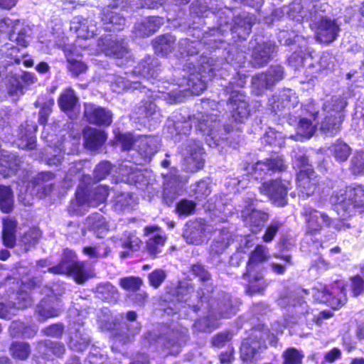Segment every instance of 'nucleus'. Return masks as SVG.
I'll list each match as a JSON object with an SVG mask.
<instances>
[{
	"instance_id": "4d7b16f0",
	"label": "nucleus",
	"mask_w": 364,
	"mask_h": 364,
	"mask_svg": "<svg viewBox=\"0 0 364 364\" xmlns=\"http://www.w3.org/2000/svg\"><path fill=\"white\" fill-rule=\"evenodd\" d=\"M122 245L124 248L131 251H137L141 245V240L136 236L134 231H125L121 239Z\"/></svg>"
},
{
	"instance_id": "6e6552de",
	"label": "nucleus",
	"mask_w": 364,
	"mask_h": 364,
	"mask_svg": "<svg viewBox=\"0 0 364 364\" xmlns=\"http://www.w3.org/2000/svg\"><path fill=\"white\" fill-rule=\"evenodd\" d=\"M327 5L320 0H304L302 3L291 4L288 10V16L298 22L304 20L316 21L325 12Z\"/></svg>"
},
{
	"instance_id": "f3484780",
	"label": "nucleus",
	"mask_w": 364,
	"mask_h": 364,
	"mask_svg": "<svg viewBox=\"0 0 364 364\" xmlns=\"http://www.w3.org/2000/svg\"><path fill=\"white\" fill-rule=\"evenodd\" d=\"M341 31L340 25L335 19L321 17L315 23V35L318 41L329 44L336 40Z\"/></svg>"
},
{
	"instance_id": "680f3d73",
	"label": "nucleus",
	"mask_w": 364,
	"mask_h": 364,
	"mask_svg": "<svg viewBox=\"0 0 364 364\" xmlns=\"http://www.w3.org/2000/svg\"><path fill=\"white\" fill-rule=\"evenodd\" d=\"M38 348L40 351L43 350H47V352H43V353L46 355H48V351H50L54 355L60 356L65 353V350L63 344L50 341H46L45 342L39 343Z\"/></svg>"
},
{
	"instance_id": "473e14b6",
	"label": "nucleus",
	"mask_w": 364,
	"mask_h": 364,
	"mask_svg": "<svg viewBox=\"0 0 364 364\" xmlns=\"http://www.w3.org/2000/svg\"><path fill=\"white\" fill-rule=\"evenodd\" d=\"M119 173L123 176L122 180L135 184H146L145 176L141 170L130 163L120 165Z\"/></svg>"
},
{
	"instance_id": "13d9d810",
	"label": "nucleus",
	"mask_w": 364,
	"mask_h": 364,
	"mask_svg": "<svg viewBox=\"0 0 364 364\" xmlns=\"http://www.w3.org/2000/svg\"><path fill=\"white\" fill-rule=\"evenodd\" d=\"M14 205L13 193L9 187L0 186V209L4 213H9Z\"/></svg>"
},
{
	"instance_id": "a211bd4d",
	"label": "nucleus",
	"mask_w": 364,
	"mask_h": 364,
	"mask_svg": "<svg viewBox=\"0 0 364 364\" xmlns=\"http://www.w3.org/2000/svg\"><path fill=\"white\" fill-rule=\"evenodd\" d=\"M22 24L18 20H11L4 18L0 20V32L9 33V38L17 45L26 47L28 44L29 36L25 28H21Z\"/></svg>"
},
{
	"instance_id": "338daca9",
	"label": "nucleus",
	"mask_w": 364,
	"mask_h": 364,
	"mask_svg": "<svg viewBox=\"0 0 364 364\" xmlns=\"http://www.w3.org/2000/svg\"><path fill=\"white\" fill-rule=\"evenodd\" d=\"M142 284V281L139 277H129L120 279V287L127 291L136 292L138 291Z\"/></svg>"
},
{
	"instance_id": "3c124183",
	"label": "nucleus",
	"mask_w": 364,
	"mask_h": 364,
	"mask_svg": "<svg viewBox=\"0 0 364 364\" xmlns=\"http://www.w3.org/2000/svg\"><path fill=\"white\" fill-rule=\"evenodd\" d=\"M96 30V26L92 21L87 19L83 20V21L80 23L79 27L76 28V32L79 38L76 42L77 46L81 47L82 45L80 42V39H89L92 38L95 34Z\"/></svg>"
},
{
	"instance_id": "f8f14e48",
	"label": "nucleus",
	"mask_w": 364,
	"mask_h": 364,
	"mask_svg": "<svg viewBox=\"0 0 364 364\" xmlns=\"http://www.w3.org/2000/svg\"><path fill=\"white\" fill-rule=\"evenodd\" d=\"M70 259H63L57 266L49 268V272L54 274H68L72 276L77 283H83L88 278V273L83 262L75 261L72 251H68Z\"/></svg>"
},
{
	"instance_id": "ea45409f",
	"label": "nucleus",
	"mask_w": 364,
	"mask_h": 364,
	"mask_svg": "<svg viewBox=\"0 0 364 364\" xmlns=\"http://www.w3.org/2000/svg\"><path fill=\"white\" fill-rule=\"evenodd\" d=\"M214 311L218 314L219 318H230L235 314L237 309L232 304L230 296L223 294L218 299Z\"/></svg>"
},
{
	"instance_id": "dca6fc26",
	"label": "nucleus",
	"mask_w": 364,
	"mask_h": 364,
	"mask_svg": "<svg viewBox=\"0 0 364 364\" xmlns=\"http://www.w3.org/2000/svg\"><path fill=\"white\" fill-rule=\"evenodd\" d=\"M213 232V228L211 225L204 220H196L186 224L183 237L188 243L198 245L209 238Z\"/></svg>"
},
{
	"instance_id": "7c9ffc66",
	"label": "nucleus",
	"mask_w": 364,
	"mask_h": 364,
	"mask_svg": "<svg viewBox=\"0 0 364 364\" xmlns=\"http://www.w3.org/2000/svg\"><path fill=\"white\" fill-rule=\"evenodd\" d=\"M203 70L201 73L191 74L188 80V85L189 87L190 92L196 95H200L207 87V81L210 80L211 77L215 75L213 73V69L208 68V73L206 74L205 66L203 67Z\"/></svg>"
},
{
	"instance_id": "4468645a",
	"label": "nucleus",
	"mask_w": 364,
	"mask_h": 364,
	"mask_svg": "<svg viewBox=\"0 0 364 364\" xmlns=\"http://www.w3.org/2000/svg\"><path fill=\"white\" fill-rule=\"evenodd\" d=\"M302 215L305 220L306 234L310 235L318 234L322 229L331 226L333 223L327 214L311 207H305Z\"/></svg>"
},
{
	"instance_id": "b1692460",
	"label": "nucleus",
	"mask_w": 364,
	"mask_h": 364,
	"mask_svg": "<svg viewBox=\"0 0 364 364\" xmlns=\"http://www.w3.org/2000/svg\"><path fill=\"white\" fill-rule=\"evenodd\" d=\"M32 302L29 294L23 290H21L18 293L16 303L4 304L0 302V318L10 319L16 314L18 309L26 308L31 306Z\"/></svg>"
},
{
	"instance_id": "49530a36",
	"label": "nucleus",
	"mask_w": 364,
	"mask_h": 364,
	"mask_svg": "<svg viewBox=\"0 0 364 364\" xmlns=\"http://www.w3.org/2000/svg\"><path fill=\"white\" fill-rule=\"evenodd\" d=\"M97 296L108 302H116L119 297V292L115 287L110 283L99 284L96 287Z\"/></svg>"
},
{
	"instance_id": "f03ea898",
	"label": "nucleus",
	"mask_w": 364,
	"mask_h": 364,
	"mask_svg": "<svg viewBox=\"0 0 364 364\" xmlns=\"http://www.w3.org/2000/svg\"><path fill=\"white\" fill-rule=\"evenodd\" d=\"M159 63L157 59L150 56L146 57L130 74H126V77L121 75H110L108 81L113 92L121 93L130 89H139L141 83L140 80H135V77H142L146 80H155L159 76ZM154 84V82H151Z\"/></svg>"
},
{
	"instance_id": "774afa93",
	"label": "nucleus",
	"mask_w": 364,
	"mask_h": 364,
	"mask_svg": "<svg viewBox=\"0 0 364 364\" xmlns=\"http://www.w3.org/2000/svg\"><path fill=\"white\" fill-rule=\"evenodd\" d=\"M198 45V43L190 41L188 39H182L179 41L178 46L180 54L183 56L184 53H186L188 55H193L198 53V48L197 46Z\"/></svg>"
},
{
	"instance_id": "20e7f679",
	"label": "nucleus",
	"mask_w": 364,
	"mask_h": 364,
	"mask_svg": "<svg viewBox=\"0 0 364 364\" xmlns=\"http://www.w3.org/2000/svg\"><path fill=\"white\" fill-rule=\"evenodd\" d=\"M364 188L360 185H352L334 193L331 202L335 205L336 212L343 218L353 215L355 208L363 205Z\"/></svg>"
},
{
	"instance_id": "5701e85b",
	"label": "nucleus",
	"mask_w": 364,
	"mask_h": 364,
	"mask_svg": "<svg viewBox=\"0 0 364 364\" xmlns=\"http://www.w3.org/2000/svg\"><path fill=\"white\" fill-rule=\"evenodd\" d=\"M269 102L272 111L277 114L279 112L295 107L299 103V100L294 90L286 89L281 91L278 95L273 96Z\"/></svg>"
},
{
	"instance_id": "aec40b11",
	"label": "nucleus",
	"mask_w": 364,
	"mask_h": 364,
	"mask_svg": "<svg viewBox=\"0 0 364 364\" xmlns=\"http://www.w3.org/2000/svg\"><path fill=\"white\" fill-rule=\"evenodd\" d=\"M97 52H102L105 55L116 58H126L129 53L127 44L124 41H119L110 36L100 38L97 42Z\"/></svg>"
},
{
	"instance_id": "58836bf2",
	"label": "nucleus",
	"mask_w": 364,
	"mask_h": 364,
	"mask_svg": "<svg viewBox=\"0 0 364 364\" xmlns=\"http://www.w3.org/2000/svg\"><path fill=\"white\" fill-rule=\"evenodd\" d=\"M84 137L86 147L91 150L102 146L107 139L103 131L92 128L85 130Z\"/></svg>"
},
{
	"instance_id": "37998d69",
	"label": "nucleus",
	"mask_w": 364,
	"mask_h": 364,
	"mask_svg": "<svg viewBox=\"0 0 364 364\" xmlns=\"http://www.w3.org/2000/svg\"><path fill=\"white\" fill-rule=\"evenodd\" d=\"M163 24L159 17H150L135 26L136 34L139 36H149L154 33Z\"/></svg>"
},
{
	"instance_id": "bf43d9fd",
	"label": "nucleus",
	"mask_w": 364,
	"mask_h": 364,
	"mask_svg": "<svg viewBox=\"0 0 364 364\" xmlns=\"http://www.w3.org/2000/svg\"><path fill=\"white\" fill-rule=\"evenodd\" d=\"M90 343L87 335L82 333L80 330L72 335L70 340V348L76 351H83Z\"/></svg>"
},
{
	"instance_id": "09e8293b",
	"label": "nucleus",
	"mask_w": 364,
	"mask_h": 364,
	"mask_svg": "<svg viewBox=\"0 0 364 364\" xmlns=\"http://www.w3.org/2000/svg\"><path fill=\"white\" fill-rule=\"evenodd\" d=\"M136 203L133 196L128 192H116L113 204L117 210H125L132 208Z\"/></svg>"
},
{
	"instance_id": "1a4fd4ad",
	"label": "nucleus",
	"mask_w": 364,
	"mask_h": 364,
	"mask_svg": "<svg viewBox=\"0 0 364 364\" xmlns=\"http://www.w3.org/2000/svg\"><path fill=\"white\" fill-rule=\"evenodd\" d=\"M183 160V168L187 172H196L204 166V152L201 144L196 140L189 139L181 149Z\"/></svg>"
},
{
	"instance_id": "423d86ee",
	"label": "nucleus",
	"mask_w": 364,
	"mask_h": 364,
	"mask_svg": "<svg viewBox=\"0 0 364 364\" xmlns=\"http://www.w3.org/2000/svg\"><path fill=\"white\" fill-rule=\"evenodd\" d=\"M312 295L315 300L326 304L333 309H338L347 301L345 284L343 281H336L330 287L322 284L312 289Z\"/></svg>"
},
{
	"instance_id": "0eeeda50",
	"label": "nucleus",
	"mask_w": 364,
	"mask_h": 364,
	"mask_svg": "<svg viewBox=\"0 0 364 364\" xmlns=\"http://www.w3.org/2000/svg\"><path fill=\"white\" fill-rule=\"evenodd\" d=\"M114 134L117 141L121 144L124 150L132 149L134 144L137 143L138 152L144 162L149 161L158 151L159 143L156 137L144 136L134 139L130 133L122 134L115 131Z\"/></svg>"
},
{
	"instance_id": "c9c22d12",
	"label": "nucleus",
	"mask_w": 364,
	"mask_h": 364,
	"mask_svg": "<svg viewBox=\"0 0 364 364\" xmlns=\"http://www.w3.org/2000/svg\"><path fill=\"white\" fill-rule=\"evenodd\" d=\"M215 238L210 246L211 254L222 253L230 245L231 241V235L226 228L215 230L213 232Z\"/></svg>"
},
{
	"instance_id": "f704fd0d",
	"label": "nucleus",
	"mask_w": 364,
	"mask_h": 364,
	"mask_svg": "<svg viewBox=\"0 0 364 364\" xmlns=\"http://www.w3.org/2000/svg\"><path fill=\"white\" fill-rule=\"evenodd\" d=\"M36 130L37 126L35 123L28 124L26 122V127L21 124L20 127L18 146L21 149H33L36 144L34 134Z\"/></svg>"
},
{
	"instance_id": "79ce46f5",
	"label": "nucleus",
	"mask_w": 364,
	"mask_h": 364,
	"mask_svg": "<svg viewBox=\"0 0 364 364\" xmlns=\"http://www.w3.org/2000/svg\"><path fill=\"white\" fill-rule=\"evenodd\" d=\"M163 24L159 17H150L135 26L136 34L139 36H149L154 33Z\"/></svg>"
},
{
	"instance_id": "a18cd8bd",
	"label": "nucleus",
	"mask_w": 364,
	"mask_h": 364,
	"mask_svg": "<svg viewBox=\"0 0 364 364\" xmlns=\"http://www.w3.org/2000/svg\"><path fill=\"white\" fill-rule=\"evenodd\" d=\"M16 225V220L13 218L8 217L3 220V241L4 245L9 247H13L15 244Z\"/></svg>"
},
{
	"instance_id": "0e129e2a",
	"label": "nucleus",
	"mask_w": 364,
	"mask_h": 364,
	"mask_svg": "<svg viewBox=\"0 0 364 364\" xmlns=\"http://www.w3.org/2000/svg\"><path fill=\"white\" fill-rule=\"evenodd\" d=\"M109 250L104 245H95L85 247L82 252L92 259H98L106 257L108 255Z\"/></svg>"
},
{
	"instance_id": "c756f323",
	"label": "nucleus",
	"mask_w": 364,
	"mask_h": 364,
	"mask_svg": "<svg viewBox=\"0 0 364 364\" xmlns=\"http://www.w3.org/2000/svg\"><path fill=\"white\" fill-rule=\"evenodd\" d=\"M177 172L178 171L173 170L170 176H165L164 198L167 204H171L180 194L182 189V184L176 174Z\"/></svg>"
},
{
	"instance_id": "e2e57ef3",
	"label": "nucleus",
	"mask_w": 364,
	"mask_h": 364,
	"mask_svg": "<svg viewBox=\"0 0 364 364\" xmlns=\"http://www.w3.org/2000/svg\"><path fill=\"white\" fill-rule=\"evenodd\" d=\"M350 170L354 175H364V151H357L353 155Z\"/></svg>"
},
{
	"instance_id": "de8ad7c7",
	"label": "nucleus",
	"mask_w": 364,
	"mask_h": 364,
	"mask_svg": "<svg viewBox=\"0 0 364 364\" xmlns=\"http://www.w3.org/2000/svg\"><path fill=\"white\" fill-rule=\"evenodd\" d=\"M176 38L170 35H164L158 37L154 42V48L156 53L161 55H167L171 52Z\"/></svg>"
},
{
	"instance_id": "7ed1b4c3",
	"label": "nucleus",
	"mask_w": 364,
	"mask_h": 364,
	"mask_svg": "<svg viewBox=\"0 0 364 364\" xmlns=\"http://www.w3.org/2000/svg\"><path fill=\"white\" fill-rule=\"evenodd\" d=\"M346 106V98L341 95H333L326 100L322 113L320 115L316 114L314 117L323 133L333 136L341 131Z\"/></svg>"
},
{
	"instance_id": "2f4dec72",
	"label": "nucleus",
	"mask_w": 364,
	"mask_h": 364,
	"mask_svg": "<svg viewBox=\"0 0 364 364\" xmlns=\"http://www.w3.org/2000/svg\"><path fill=\"white\" fill-rule=\"evenodd\" d=\"M135 114L141 123H146V121H154L157 122L160 120L161 114L156 109V105L154 102L149 101L143 102L142 105L136 107Z\"/></svg>"
},
{
	"instance_id": "6e6d98bb",
	"label": "nucleus",
	"mask_w": 364,
	"mask_h": 364,
	"mask_svg": "<svg viewBox=\"0 0 364 364\" xmlns=\"http://www.w3.org/2000/svg\"><path fill=\"white\" fill-rule=\"evenodd\" d=\"M331 151L337 161L343 162L348 159L351 149L347 144L338 140L332 145Z\"/></svg>"
},
{
	"instance_id": "a878e982",
	"label": "nucleus",
	"mask_w": 364,
	"mask_h": 364,
	"mask_svg": "<svg viewBox=\"0 0 364 364\" xmlns=\"http://www.w3.org/2000/svg\"><path fill=\"white\" fill-rule=\"evenodd\" d=\"M85 115L87 120L98 125H109L112 121V113L103 107L92 104L85 105Z\"/></svg>"
},
{
	"instance_id": "a19ab883",
	"label": "nucleus",
	"mask_w": 364,
	"mask_h": 364,
	"mask_svg": "<svg viewBox=\"0 0 364 364\" xmlns=\"http://www.w3.org/2000/svg\"><path fill=\"white\" fill-rule=\"evenodd\" d=\"M18 159L14 154H9L6 151L0 154V173L8 177L17 171Z\"/></svg>"
},
{
	"instance_id": "864d4df0",
	"label": "nucleus",
	"mask_w": 364,
	"mask_h": 364,
	"mask_svg": "<svg viewBox=\"0 0 364 364\" xmlns=\"http://www.w3.org/2000/svg\"><path fill=\"white\" fill-rule=\"evenodd\" d=\"M315 132V126L311 122L306 118H302L299 120L297 127V134L296 136H290L289 138L296 141H301L302 137L306 139L310 138Z\"/></svg>"
},
{
	"instance_id": "8fccbe9b",
	"label": "nucleus",
	"mask_w": 364,
	"mask_h": 364,
	"mask_svg": "<svg viewBox=\"0 0 364 364\" xmlns=\"http://www.w3.org/2000/svg\"><path fill=\"white\" fill-rule=\"evenodd\" d=\"M259 343L252 338L245 339L240 348V358L244 361L252 360L257 353Z\"/></svg>"
},
{
	"instance_id": "39448f33",
	"label": "nucleus",
	"mask_w": 364,
	"mask_h": 364,
	"mask_svg": "<svg viewBox=\"0 0 364 364\" xmlns=\"http://www.w3.org/2000/svg\"><path fill=\"white\" fill-rule=\"evenodd\" d=\"M109 195L106 186H100L88 192L85 187L80 185L76 192V198L69 208L72 213L82 215L90 206L96 207L104 203Z\"/></svg>"
},
{
	"instance_id": "603ef678",
	"label": "nucleus",
	"mask_w": 364,
	"mask_h": 364,
	"mask_svg": "<svg viewBox=\"0 0 364 364\" xmlns=\"http://www.w3.org/2000/svg\"><path fill=\"white\" fill-rule=\"evenodd\" d=\"M78 98L73 90L68 88L65 90L58 99V105L63 111L73 109L77 105Z\"/></svg>"
},
{
	"instance_id": "5fc2aeb1",
	"label": "nucleus",
	"mask_w": 364,
	"mask_h": 364,
	"mask_svg": "<svg viewBox=\"0 0 364 364\" xmlns=\"http://www.w3.org/2000/svg\"><path fill=\"white\" fill-rule=\"evenodd\" d=\"M166 242V237L159 233L149 237L146 242V250L148 253L156 257L161 253Z\"/></svg>"
},
{
	"instance_id": "4be33fe9",
	"label": "nucleus",
	"mask_w": 364,
	"mask_h": 364,
	"mask_svg": "<svg viewBox=\"0 0 364 364\" xmlns=\"http://www.w3.org/2000/svg\"><path fill=\"white\" fill-rule=\"evenodd\" d=\"M252 201L242 210V217L247 226L252 232H257L261 230L264 223L268 220L267 213L252 208Z\"/></svg>"
},
{
	"instance_id": "393cba45",
	"label": "nucleus",
	"mask_w": 364,
	"mask_h": 364,
	"mask_svg": "<svg viewBox=\"0 0 364 364\" xmlns=\"http://www.w3.org/2000/svg\"><path fill=\"white\" fill-rule=\"evenodd\" d=\"M317 179L311 167L301 169L297 174V186L299 191L306 196L312 195L317 188Z\"/></svg>"
},
{
	"instance_id": "ddd939ff",
	"label": "nucleus",
	"mask_w": 364,
	"mask_h": 364,
	"mask_svg": "<svg viewBox=\"0 0 364 364\" xmlns=\"http://www.w3.org/2000/svg\"><path fill=\"white\" fill-rule=\"evenodd\" d=\"M43 293L46 297L41 300L36 309V314L40 321H45L50 318L58 316L63 311L62 302L54 294L53 289L46 287Z\"/></svg>"
},
{
	"instance_id": "4c0bfd02",
	"label": "nucleus",
	"mask_w": 364,
	"mask_h": 364,
	"mask_svg": "<svg viewBox=\"0 0 364 364\" xmlns=\"http://www.w3.org/2000/svg\"><path fill=\"white\" fill-rule=\"evenodd\" d=\"M102 20L106 25V29L109 31H119L125 24V18L116 11L106 9L103 11Z\"/></svg>"
},
{
	"instance_id": "2eb2a0df",
	"label": "nucleus",
	"mask_w": 364,
	"mask_h": 364,
	"mask_svg": "<svg viewBox=\"0 0 364 364\" xmlns=\"http://www.w3.org/2000/svg\"><path fill=\"white\" fill-rule=\"evenodd\" d=\"M289 182L280 179L264 182L259 187L260 192L268 196L270 200L277 206H284L287 203V192Z\"/></svg>"
},
{
	"instance_id": "e433bc0d",
	"label": "nucleus",
	"mask_w": 364,
	"mask_h": 364,
	"mask_svg": "<svg viewBox=\"0 0 364 364\" xmlns=\"http://www.w3.org/2000/svg\"><path fill=\"white\" fill-rule=\"evenodd\" d=\"M86 224L100 238L104 237L109 229L108 223L100 213L90 215L86 220Z\"/></svg>"
},
{
	"instance_id": "72a5a7b5",
	"label": "nucleus",
	"mask_w": 364,
	"mask_h": 364,
	"mask_svg": "<svg viewBox=\"0 0 364 364\" xmlns=\"http://www.w3.org/2000/svg\"><path fill=\"white\" fill-rule=\"evenodd\" d=\"M127 319L132 322L127 328L126 332L116 335L114 338L115 343L126 344L131 342L134 336L138 334L140 330V326L138 323H134L136 318V314L134 311H129L127 314Z\"/></svg>"
},
{
	"instance_id": "f257e3e1",
	"label": "nucleus",
	"mask_w": 364,
	"mask_h": 364,
	"mask_svg": "<svg viewBox=\"0 0 364 364\" xmlns=\"http://www.w3.org/2000/svg\"><path fill=\"white\" fill-rule=\"evenodd\" d=\"M191 123H194L196 129L208 137L206 141L210 146H218L219 141L227 139V134L233 129V127L229 125H225L220 129V122L217 120L215 114L209 115L198 112L189 117L188 120L183 121L177 114L173 115L166 122L167 132L173 138H176L179 135H186L191 131Z\"/></svg>"
},
{
	"instance_id": "69168bd1",
	"label": "nucleus",
	"mask_w": 364,
	"mask_h": 364,
	"mask_svg": "<svg viewBox=\"0 0 364 364\" xmlns=\"http://www.w3.org/2000/svg\"><path fill=\"white\" fill-rule=\"evenodd\" d=\"M304 353L294 348H288L283 353L284 364H301Z\"/></svg>"
},
{
	"instance_id": "c03bdc74",
	"label": "nucleus",
	"mask_w": 364,
	"mask_h": 364,
	"mask_svg": "<svg viewBox=\"0 0 364 364\" xmlns=\"http://www.w3.org/2000/svg\"><path fill=\"white\" fill-rule=\"evenodd\" d=\"M202 294L200 295L199 292L195 294L193 287L187 282H180L176 290V298L179 302L188 303L193 296L199 298L201 300V306L198 309L202 307L203 299H205V293L203 292Z\"/></svg>"
},
{
	"instance_id": "052dcab7",
	"label": "nucleus",
	"mask_w": 364,
	"mask_h": 364,
	"mask_svg": "<svg viewBox=\"0 0 364 364\" xmlns=\"http://www.w3.org/2000/svg\"><path fill=\"white\" fill-rule=\"evenodd\" d=\"M10 351L14 358L26 360L31 353L30 346L27 343L16 342L10 347Z\"/></svg>"
},
{
	"instance_id": "bb28decb",
	"label": "nucleus",
	"mask_w": 364,
	"mask_h": 364,
	"mask_svg": "<svg viewBox=\"0 0 364 364\" xmlns=\"http://www.w3.org/2000/svg\"><path fill=\"white\" fill-rule=\"evenodd\" d=\"M275 50L276 46L270 41L258 43L252 50V64L257 67L266 65L273 57Z\"/></svg>"
},
{
	"instance_id": "c85d7f7f",
	"label": "nucleus",
	"mask_w": 364,
	"mask_h": 364,
	"mask_svg": "<svg viewBox=\"0 0 364 364\" xmlns=\"http://www.w3.org/2000/svg\"><path fill=\"white\" fill-rule=\"evenodd\" d=\"M286 168L284 160L280 156H275L265 161H258L254 166L255 179L262 178V175L269 172L283 171Z\"/></svg>"
},
{
	"instance_id": "6ab92c4d",
	"label": "nucleus",
	"mask_w": 364,
	"mask_h": 364,
	"mask_svg": "<svg viewBox=\"0 0 364 364\" xmlns=\"http://www.w3.org/2000/svg\"><path fill=\"white\" fill-rule=\"evenodd\" d=\"M283 68L280 65L271 66L264 73L257 75L252 77V87L257 95L264 90L274 85L283 77Z\"/></svg>"
},
{
	"instance_id": "9b49d317",
	"label": "nucleus",
	"mask_w": 364,
	"mask_h": 364,
	"mask_svg": "<svg viewBox=\"0 0 364 364\" xmlns=\"http://www.w3.org/2000/svg\"><path fill=\"white\" fill-rule=\"evenodd\" d=\"M268 248L262 245H258L250 254L247 266V272L243 274L244 278L248 279L249 282H258L263 278L262 263L269 258Z\"/></svg>"
},
{
	"instance_id": "cd10ccee",
	"label": "nucleus",
	"mask_w": 364,
	"mask_h": 364,
	"mask_svg": "<svg viewBox=\"0 0 364 364\" xmlns=\"http://www.w3.org/2000/svg\"><path fill=\"white\" fill-rule=\"evenodd\" d=\"M53 178V174L50 172H42L31 182L32 188L30 185L27 186L26 193L30 192V194L39 195V197L48 195L52 187V183H50Z\"/></svg>"
},
{
	"instance_id": "9d476101",
	"label": "nucleus",
	"mask_w": 364,
	"mask_h": 364,
	"mask_svg": "<svg viewBox=\"0 0 364 364\" xmlns=\"http://www.w3.org/2000/svg\"><path fill=\"white\" fill-rule=\"evenodd\" d=\"M188 330L186 328H181L180 331L176 330L172 331L167 336H160L156 338V334L149 333L145 336L144 343L149 344V346L157 344L161 345L164 348L169 349L168 353L177 354L179 353L180 348L182 344L185 343L187 338Z\"/></svg>"
},
{
	"instance_id": "412c9836",
	"label": "nucleus",
	"mask_w": 364,
	"mask_h": 364,
	"mask_svg": "<svg viewBox=\"0 0 364 364\" xmlns=\"http://www.w3.org/2000/svg\"><path fill=\"white\" fill-rule=\"evenodd\" d=\"M228 92H230V106L232 119L236 122H243L250 114L247 97L240 91L228 90Z\"/></svg>"
}]
</instances>
